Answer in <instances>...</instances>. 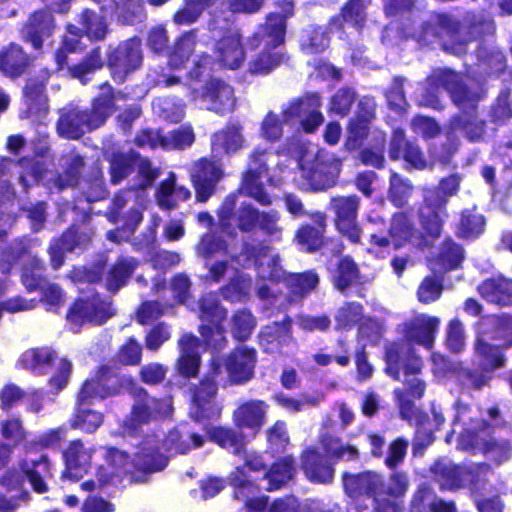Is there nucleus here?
Masks as SVG:
<instances>
[{"instance_id": "nucleus-1", "label": "nucleus", "mask_w": 512, "mask_h": 512, "mask_svg": "<svg viewBox=\"0 0 512 512\" xmlns=\"http://www.w3.org/2000/svg\"><path fill=\"white\" fill-rule=\"evenodd\" d=\"M255 351L240 347L233 351L223 363L213 360L210 371L193 393L190 415L195 420L219 418L221 407L214 401L218 385L227 382L243 383L253 376Z\"/></svg>"}, {"instance_id": "nucleus-2", "label": "nucleus", "mask_w": 512, "mask_h": 512, "mask_svg": "<svg viewBox=\"0 0 512 512\" xmlns=\"http://www.w3.org/2000/svg\"><path fill=\"white\" fill-rule=\"evenodd\" d=\"M234 261L243 268L257 266L258 277L261 279L285 282L291 295L297 299L306 297L319 284V276L314 271L287 274L280 265L279 255L270 247L256 250V248L246 245Z\"/></svg>"}, {"instance_id": "nucleus-3", "label": "nucleus", "mask_w": 512, "mask_h": 512, "mask_svg": "<svg viewBox=\"0 0 512 512\" xmlns=\"http://www.w3.org/2000/svg\"><path fill=\"white\" fill-rule=\"evenodd\" d=\"M468 31L460 27L459 23L451 16L445 14L431 15L415 34L418 42L425 45L440 42L444 51L454 55L466 52L468 41L477 36L493 34L495 27L490 19L475 23Z\"/></svg>"}, {"instance_id": "nucleus-4", "label": "nucleus", "mask_w": 512, "mask_h": 512, "mask_svg": "<svg viewBox=\"0 0 512 512\" xmlns=\"http://www.w3.org/2000/svg\"><path fill=\"white\" fill-rule=\"evenodd\" d=\"M158 441L154 436L148 437L141 448L135 452L131 460L129 455L117 449H109L107 453L106 467L102 466L98 470L99 482L101 484L116 483L122 481L126 476L130 480L140 481L135 475L138 472H156L165 468L167 458L161 453H156Z\"/></svg>"}, {"instance_id": "nucleus-5", "label": "nucleus", "mask_w": 512, "mask_h": 512, "mask_svg": "<svg viewBox=\"0 0 512 512\" xmlns=\"http://www.w3.org/2000/svg\"><path fill=\"white\" fill-rule=\"evenodd\" d=\"M120 92L114 93L112 87L105 83L101 94L95 98L90 110H81L69 104L59 110L57 132L67 139H79L87 131L99 128L114 111V102L122 98Z\"/></svg>"}, {"instance_id": "nucleus-6", "label": "nucleus", "mask_w": 512, "mask_h": 512, "mask_svg": "<svg viewBox=\"0 0 512 512\" xmlns=\"http://www.w3.org/2000/svg\"><path fill=\"white\" fill-rule=\"evenodd\" d=\"M387 368L386 372L396 380H400V370H403L406 392L400 389L394 391L397 399L400 414L404 419L410 418L413 404L409 399L421 398L425 392V382L419 377L422 369V361L412 355L408 347H400L391 344L386 350Z\"/></svg>"}, {"instance_id": "nucleus-7", "label": "nucleus", "mask_w": 512, "mask_h": 512, "mask_svg": "<svg viewBox=\"0 0 512 512\" xmlns=\"http://www.w3.org/2000/svg\"><path fill=\"white\" fill-rule=\"evenodd\" d=\"M121 389L120 376L110 367L103 366L95 378L85 381L79 395L76 415L72 427L85 432H94L103 422L102 413L88 407L91 400L104 399L117 394Z\"/></svg>"}, {"instance_id": "nucleus-8", "label": "nucleus", "mask_w": 512, "mask_h": 512, "mask_svg": "<svg viewBox=\"0 0 512 512\" xmlns=\"http://www.w3.org/2000/svg\"><path fill=\"white\" fill-rule=\"evenodd\" d=\"M440 89L446 90L452 101L462 109L474 107L478 101V96L467 90L458 74L449 69H436L427 78L423 92L418 98V104L438 109L440 107Z\"/></svg>"}, {"instance_id": "nucleus-9", "label": "nucleus", "mask_w": 512, "mask_h": 512, "mask_svg": "<svg viewBox=\"0 0 512 512\" xmlns=\"http://www.w3.org/2000/svg\"><path fill=\"white\" fill-rule=\"evenodd\" d=\"M286 20L280 14H270L255 37L261 38L265 48L250 62L249 70L254 74H266L284 61V55L276 50L284 43Z\"/></svg>"}, {"instance_id": "nucleus-10", "label": "nucleus", "mask_w": 512, "mask_h": 512, "mask_svg": "<svg viewBox=\"0 0 512 512\" xmlns=\"http://www.w3.org/2000/svg\"><path fill=\"white\" fill-rule=\"evenodd\" d=\"M299 166L302 176L308 181L307 187L318 191L335 184L341 162L333 153L310 145L304 149Z\"/></svg>"}, {"instance_id": "nucleus-11", "label": "nucleus", "mask_w": 512, "mask_h": 512, "mask_svg": "<svg viewBox=\"0 0 512 512\" xmlns=\"http://www.w3.org/2000/svg\"><path fill=\"white\" fill-rule=\"evenodd\" d=\"M460 179L456 175L444 178L436 190L429 191L425 196V203L420 208V220L426 232L437 237L442 228L444 206L448 198L456 194Z\"/></svg>"}, {"instance_id": "nucleus-12", "label": "nucleus", "mask_w": 512, "mask_h": 512, "mask_svg": "<svg viewBox=\"0 0 512 512\" xmlns=\"http://www.w3.org/2000/svg\"><path fill=\"white\" fill-rule=\"evenodd\" d=\"M62 433V429L50 430L41 435L37 441L27 443L24 446L25 457L20 462V468L26 474L33 489L38 493L47 491V485L42 477L49 473V462L46 455L41 454L37 457H32L31 453L38 447L55 446L62 439Z\"/></svg>"}, {"instance_id": "nucleus-13", "label": "nucleus", "mask_w": 512, "mask_h": 512, "mask_svg": "<svg viewBox=\"0 0 512 512\" xmlns=\"http://www.w3.org/2000/svg\"><path fill=\"white\" fill-rule=\"evenodd\" d=\"M121 388L127 386L134 398V404L130 416L125 421L129 430H135L137 426L146 424L158 416H167L170 412L168 400H158L150 397L144 389L138 387L131 378L120 377Z\"/></svg>"}, {"instance_id": "nucleus-14", "label": "nucleus", "mask_w": 512, "mask_h": 512, "mask_svg": "<svg viewBox=\"0 0 512 512\" xmlns=\"http://www.w3.org/2000/svg\"><path fill=\"white\" fill-rule=\"evenodd\" d=\"M20 362L24 368L37 374H45L49 367L55 366L57 372L50 378L49 384L56 392L67 385L72 370V364L67 359H58L49 348L29 349L21 355Z\"/></svg>"}, {"instance_id": "nucleus-15", "label": "nucleus", "mask_w": 512, "mask_h": 512, "mask_svg": "<svg viewBox=\"0 0 512 512\" xmlns=\"http://www.w3.org/2000/svg\"><path fill=\"white\" fill-rule=\"evenodd\" d=\"M432 471L442 489L454 490L467 485L478 488L490 472V467L487 464L460 467L447 461H438L434 464Z\"/></svg>"}, {"instance_id": "nucleus-16", "label": "nucleus", "mask_w": 512, "mask_h": 512, "mask_svg": "<svg viewBox=\"0 0 512 512\" xmlns=\"http://www.w3.org/2000/svg\"><path fill=\"white\" fill-rule=\"evenodd\" d=\"M226 315L227 311L220 306L216 294L208 293L202 297L200 319L207 324L201 325L200 333L207 340L208 345L216 350H221L226 343L224 329L221 326Z\"/></svg>"}, {"instance_id": "nucleus-17", "label": "nucleus", "mask_w": 512, "mask_h": 512, "mask_svg": "<svg viewBox=\"0 0 512 512\" xmlns=\"http://www.w3.org/2000/svg\"><path fill=\"white\" fill-rule=\"evenodd\" d=\"M273 158L266 152H254L248 164V169L243 175L241 190L255 199L261 205L271 204V197L265 191L264 181H271L268 173V165Z\"/></svg>"}, {"instance_id": "nucleus-18", "label": "nucleus", "mask_w": 512, "mask_h": 512, "mask_svg": "<svg viewBox=\"0 0 512 512\" xmlns=\"http://www.w3.org/2000/svg\"><path fill=\"white\" fill-rule=\"evenodd\" d=\"M320 108V96L317 93H307L285 106L282 115L285 122L297 121L305 132L311 133L324 121Z\"/></svg>"}, {"instance_id": "nucleus-19", "label": "nucleus", "mask_w": 512, "mask_h": 512, "mask_svg": "<svg viewBox=\"0 0 512 512\" xmlns=\"http://www.w3.org/2000/svg\"><path fill=\"white\" fill-rule=\"evenodd\" d=\"M330 208L336 216L338 231L352 243H358L361 229L357 223L359 199L357 196H339L331 199Z\"/></svg>"}, {"instance_id": "nucleus-20", "label": "nucleus", "mask_w": 512, "mask_h": 512, "mask_svg": "<svg viewBox=\"0 0 512 512\" xmlns=\"http://www.w3.org/2000/svg\"><path fill=\"white\" fill-rule=\"evenodd\" d=\"M21 258L28 262L22 270V283L27 290L33 291L41 289L47 281L42 277L43 266L42 263L36 258L29 255L24 249L19 253L18 248H13L2 253L0 260V268L3 273H9L12 268L13 262Z\"/></svg>"}, {"instance_id": "nucleus-21", "label": "nucleus", "mask_w": 512, "mask_h": 512, "mask_svg": "<svg viewBox=\"0 0 512 512\" xmlns=\"http://www.w3.org/2000/svg\"><path fill=\"white\" fill-rule=\"evenodd\" d=\"M142 59L140 39L132 38L120 44L110 59L113 79L123 82L130 72L139 68Z\"/></svg>"}, {"instance_id": "nucleus-22", "label": "nucleus", "mask_w": 512, "mask_h": 512, "mask_svg": "<svg viewBox=\"0 0 512 512\" xmlns=\"http://www.w3.org/2000/svg\"><path fill=\"white\" fill-rule=\"evenodd\" d=\"M112 315L111 304L95 295L87 300L76 301L67 314V319L71 324L80 327L87 322L102 324Z\"/></svg>"}, {"instance_id": "nucleus-23", "label": "nucleus", "mask_w": 512, "mask_h": 512, "mask_svg": "<svg viewBox=\"0 0 512 512\" xmlns=\"http://www.w3.org/2000/svg\"><path fill=\"white\" fill-rule=\"evenodd\" d=\"M199 98L208 110L218 114L229 113L234 110L236 105L233 88L216 78L205 83Z\"/></svg>"}, {"instance_id": "nucleus-24", "label": "nucleus", "mask_w": 512, "mask_h": 512, "mask_svg": "<svg viewBox=\"0 0 512 512\" xmlns=\"http://www.w3.org/2000/svg\"><path fill=\"white\" fill-rule=\"evenodd\" d=\"M260 213L249 203H242L236 209V196L229 195L219 210V217L223 226H229L230 221H234L241 231L250 232L257 227Z\"/></svg>"}, {"instance_id": "nucleus-25", "label": "nucleus", "mask_w": 512, "mask_h": 512, "mask_svg": "<svg viewBox=\"0 0 512 512\" xmlns=\"http://www.w3.org/2000/svg\"><path fill=\"white\" fill-rule=\"evenodd\" d=\"M221 166L214 161L201 159L194 163L191 179L199 202H205L214 193L216 183L222 177Z\"/></svg>"}, {"instance_id": "nucleus-26", "label": "nucleus", "mask_w": 512, "mask_h": 512, "mask_svg": "<svg viewBox=\"0 0 512 512\" xmlns=\"http://www.w3.org/2000/svg\"><path fill=\"white\" fill-rule=\"evenodd\" d=\"M466 448L485 454L497 464H502L512 457L510 440L495 437L491 434L489 426L482 429Z\"/></svg>"}, {"instance_id": "nucleus-27", "label": "nucleus", "mask_w": 512, "mask_h": 512, "mask_svg": "<svg viewBox=\"0 0 512 512\" xmlns=\"http://www.w3.org/2000/svg\"><path fill=\"white\" fill-rule=\"evenodd\" d=\"M269 406L262 400H250L241 404L233 413L234 425L246 429L255 436L265 423Z\"/></svg>"}, {"instance_id": "nucleus-28", "label": "nucleus", "mask_w": 512, "mask_h": 512, "mask_svg": "<svg viewBox=\"0 0 512 512\" xmlns=\"http://www.w3.org/2000/svg\"><path fill=\"white\" fill-rule=\"evenodd\" d=\"M215 57L223 67L235 70L245 61V51L241 42V35L237 32H230L223 36L216 44Z\"/></svg>"}, {"instance_id": "nucleus-29", "label": "nucleus", "mask_w": 512, "mask_h": 512, "mask_svg": "<svg viewBox=\"0 0 512 512\" xmlns=\"http://www.w3.org/2000/svg\"><path fill=\"white\" fill-rule=\"evenodd\" d=\"M388 235L389 237L372 234L371 241L380 247L393 244L395 248H399L415 238L413 225L406 214L397 213L393 216Z\"/></svg>"}, {"instance_id": "nucleus-30", "label": "nucleus", "mask_w": 512, "mask_h": 512, "mask_svg": "<svg viewBox=\"0 0 512 512\" xmlns=\"http://www.w3.org/2000/svg\"><path fill=\"white\" fill-rule=\"evenodd\" d=\"M231 485L234 487V498L241 500L245 506L252 510H262L266 507L267 498L258 497V487L245 475L243 468H236L230 475Z\"/></svg>"}, {"instance_id": "nucleus-31", "label": "nucleus", "mask_w": 512, "mask_h": 512, "mask_svg": "<svg viewBox=\"0 0 512 512\" xmlns=\"http://www.w3.org/2000/svg\"><path fill=\"white\" fill-rule=\"evenodd\" d=\"M289 318L282 322L266 325L260 334V345L268 353H287L285 347L292 342L291 325Z\"/></svg>"}, {"instance_id": "nucleus-32", "label": "nucleus", "mask_w": 512, "mask_h": 512, "mask_svg": "<svg viewBox=\"0 0 512 512\" xmlns=\"http://www.w3.org/2000/svg\"><path fill=\"white\" fill-rule=\"evenodd\" d=\"M389 157L397 160L401 157L417 169L426 167V160L419 147L406 141L403 129L397 128L393 131L389 146Z\"/></svg>"}, {"instance_id": "nucleus-33", "label": "nucleus", "mask_w": 512, "mask_h": 512, "mask_svg": "<svg viewBox=\"0 0 512 512\" xmlns=\"http://www.w3.org/2000/svg\"><path fill=\"white\" fill-rule=\"evenodd\" d=\"M54 28L53 17L48 11L34 13L22 30L23 38L39 50L43 41L51 35Z\"/></svg>"}, {"instance_id": "nucleus-34", "label": "nucleus", "mask_w": 512, "mask_h": 512, "mask_svg": "<svg viewBox=\"0 0 512 512\" xmlns=\"http://www.w3.org/2000/svg\"><path fill=\"white\" fill-rule=\"evenodd\" d=\"M454 429L457 425H461L463 431L461 432V442L467 447L476 437L481 433L482 429H486L488 425L485 421L477 416V411L472 409L461 402L456 404V416L453 421Z\"/></svg>"}, {"instance_id": "nucleus-35", "label": "nucleus", "mask_w": 512, "mask_h": 512, "mask_svg": "<svg viewBox=\"0 0 512 512\" xmlns=\"http://www.w3.org/2000/svg\"><path fill=\"white\" fill-rule=\"evenodd\" d=\"M439 325L438 317L420 314L410 321L406 332L407 338L429 349L433 345Z\"/></svg>"}, {"instance_id": "nucleus-36", "label": "nucleus", "mask_w": 512, "mask_h": 512, "mask_svg": "<svg viewBox=\"0 0 512 512\" xmlns=\"http://www.w3.org/2000/svg\"><path fill=\"white\" fill-rule=\"evenodd\" d=\"M134 202L133 207L129 210L125 217L124 227L129 234H132L137 226L142 222L143 211L145 210V199L143 192L125 191L118 194L113 199L114 212L120 211L128 202Z\"/></svg>"}, {"instance_id": "nucleus-37", "label": "nucleus", "mask_w": 512, "mask_h": 512, "mask_svg": "<svg viewBox=\"0 0 512 512\" xmlns=\"http://www.w3.org/2000/svg\"><path fill=\"white\" fill-rule=\"evenodd\" d=\"M344 487L351 497L373 493L374 497H382L384 492L381 476L374 472L358 475H345Z\"/></svg>"}, {"instance_id": "nucleus-38", "label": "nucleus", "mask_w": 512, "mask_h": 512, "mask_svg": "<svg viewBox=\"0 0 512 512\" xmlns=\"http://www.w3.org/2000/svg\"><path fill=\"white\" fill-rule=\"evenodd\" d=\"M180 357L178 371L185 376H195L200 366L199 340L193 335H184L179 341Z\"/></svg>"}, {"instance_id": "nucleus-39", "label": "nucleus", "mask_w": 512, "mask_h": 512, "mask_svg": "<svg viewBox=\"0 0 512 512\" xmlns=\"http://www.w3.org/2000/svg\"><path fill=\"white\" fill-rule=\"evenodd\" d=\"M92 451L84 447L81 441H73L64 453L66 461V476L78 480L86 472L90 464Z\"/></svg>"}, {"instance_id": "nucleus-40", "label": "nucleus", "mask_w": 512, "mask_h": 512, "mask_svg": "<svg viewBox=\"0 0 512 512\" xmlns=\"http://www.w3.org/2000/svg\"><path fill=\"white\" fill-rule=\"evenodd\" d=\"M479 294L497 305L512 304V281L503 277L492 278L478 286Z\"/></svg>"}, {"instance_id": "nucleus-41", "label": "nucleus", "mask_w": 512, "mask_h": 512, "mask_svg": "<svg viewBox=\"0 0 512 512\" xmlns=\"http://www.w3.org/2000/svg\"><path fill=\"white\" fill-rule=\"evenodd\" d=\"M244 143L242 127L237 124L225 127L212 137V149L216 153H235L243 148Z\"/></svg>"}, {"instance_id": "nucleus-42", "label": "nucleus", "mask_w": 512, "mask_h": 512, "mask_svg": "<svg viewBox=\"0 0 512 512\" xmlns=\"http://www.w3.org/2000/svg\"><path fill=\"white\" fill-rule=\"evenodd\" d=\"M302 467L307 478L313 482L326 483L333 478L334 470L314 450H307L302 456Z\"/></svg>"}, {"instance_id": "nucleus-43", "label": "nucleus", "mask_w": 512, "mask_h": 512, "mask_svg": "<svg viewBox=\"0 0 512 512\" xmlns=\"http://www.w3.org/2000/svg\"><path fill=\"white\" fill-rule=\"evenodd\" d=\"M296 473L294 459L290 456L276 461L265 473L267 490H277L288 484Z\"/></svg>"}, {"instance_id": "nucleus-44", "label": "nucleus", "mask_w": 512, "mask_h": 512, "mask_svg": "<svg viewBox=\"0 0 512 512\" xmlns=\"http://www.w3.org/2000/svg\"><path fill=\"white\" fill-rule=\"evenodd\" d=\"M210 440L222 448L231 450L233 454L240 455L245 451L246 441L242 432L230 427H210L207 429Z\"/></svg>"}, {"instance_id": "nucleus-45", "label": "nucleus", "mask_w": 512, "mask_h": 512, "mask_svg": "<svg viewBox=\"0 0 512 512\" xmlns=\"http://www.w3.org/2000/svg\"><path fill=\"white\" fill-rule=\"evenodd\" d=\"M28 64V57L18 45H10L0 54V71L10 77L20 76Z\"/></svg>"}, {"instance_id": "nucleus-46", "label": "nucleus", "mask_w": 512, "mask_h": 512, "mask_svg": "<svg viewBox=\"0 0 512 512\" xmlns=\"http://www.w3.org/2000/svg\"><path fill=\"white\" fill-rule=\"evenodd\" d=\"M205 438L197 433H186L182 435L178 430H172L164 440V447L173 453H186L192 448L202 447Z\"/></svg>"}, {"instance_id": "nucleus-47", "label": "nucleus", "mask_w": 512, "mask_h": 512, "mask_svg": "<svg viewBox=\"0 0 512 512\" xmlns=\"http://www.w3.org/2000/svg\"><path fill=\"white\" fill-rule=\"evenodd\" d=\"M462 248L454 242L447 240L443 243L436 262H431L435 272H445L458 267L463 260Z\"/></svg>"}, {"instance_id": "nucleus-48", "label": "nucleus", "mask_w": 512, "mask_h": 512, "mask_svg": "<svg viewBox=\"0 0 512 512\" xmlns=\"http://www.w3.org/2000/svg\"><path fill=\"white\" fill-rule=\"evenodd\" d=\"M45 80L30 79L24 89V97L30 114H42L47 110V98L44 94Z\"/></svg>"}, {"instance_id": "nucleus-49", "label": "nucleus", "mask_w": 512, "mask_h": 512, "mask_svg": "<svg viewBox=\"0 0 512 512\" xmlns=\"http://www.w3.org/2000/svg\"><path fill=\"white\" fill-rule=\"evenodd\" d=\"M65 171L54 178L53 186L58 191L73 187L78 183L83 160L78 154H70L64 158Z\"/></svg>"}, {"instance_id": "nucleus-50", "label": "nucleus", "mask_w": 512, "mask_h": 512, "mask_svg": "<svg viewBox=\"0 0 512 512\" xmlns=\"http://www.w3.org/2000/svg\"><path fill=\"white\" fill-rule=\"evenodd\" d=\"M315 222L318 227L303 226L296 235L297 243L307 251L316 250L322 244V232L325 226V216L322 213H317L314 216Z\"/></svg>"}, {"instance_id": "nucleus-51", "label": "nucleus", "mask_w": 512, "mask_h": 512, "mask_svg": "<svg viewBox=\"0 0 512 512\" xmlns=\"http://www.w3.org/2000/svg\"><path fill=\"white\" fill-rule=\"evenodd\" d=\"M82 236H77L74 230L66 231L62 237L50 248L51 262L54 269H58L64 261V253L73 251L81 244Z\"/></svg>"}, {"instance_id": "nucleus-52", "label": "nucleus", "mask_w": 512, "mask_h": 512, "mask_svg": "<svg viewBox=\"0 0 512 512\" xmlns=\"http://www.w3.org/2000/svg\"><path fill=\"white\" fill-rule=\"evenodd\" d=\"M136 266L134 259H121L110 270L107 277V287L110 291H117L121 286L125 285L132 275Z\"/></svg>"}, {"instance_id": "nucleus-53", "label": "nucleus", "mask_w": 512, "mask_h": 512, "mask_svg": "<svg viewBox=\"0 0 512 512\" xmlns=\"http://www.w3.org/2000/svg\"><path fill=\"white\" fill-rule=\"evenodd\" d=\"M155 114L172 123L180 122L184 117V105L172 98H158L153 102Z\"/></svg>"}, {"instance_id": "nucleus-54", "label": "nucleus", "mask_w": 512, "mask_h": 512, "mask_svg": "<svg viewBox=\"0 0 512 512\" xmlns=\"http://www.w3.org/2000/svg\"><path fill=\"white\" fill-rule=\"evenodd\" d=\"M256 326V320L248 310L237 311L231 319V333L239 341L247 340Z\"/></svg>"}, {"instance_id": "nucleus-55", "label": "nucleus", "mask_w": 512, "mask_h": 512, "mask_svg": "<svg viewBox=\"0 0 512 512\" xmlns=\"http://www.w3.org/2000/svg\"><path fill=\"white\" fill-rule=\"evenodd\" d=\"M212 5L213 0H186L184 7L175 14L174 21L179 25H189Z\"/></svg>"}, {"instance_id": "nucleus-56", "label": "nucleus", "mask_w": 512, "mask_h": 512, "mask_svg": "<svg viewBox=\"0 0 512 512\" xmlns=\"http://www.w3.org/2000/svg\"><path fill=\"white\" fill-rule=\"evenodd\" d=\"M195 134L191 126H181L163 136L162 148L166 150L185 149L193 144Z\"/></svg>"}, {"instance_id": "nucleus-57", "label": "nucleus", "mask_w": 512, "mask_h": 512, "mask_svg": "<svg viewBox=\"0 0 512 512\" xmlns=\"http://www.w3.org/2000/svg\"><path fill=\"white\" fill-rule=\"evenodd\" d=\"M196 44V35L189 32L181 36L170 56V65L174 68L181 67L192 55Z\"/></svg>"}, {"instance_id": "nucleus-58", "label": "nucleus", "mask_w": 512, "mask_h": 512, "mask_svg": "<svg viewBox=\"0 0 512 512\" xmlns=\"http://www.w3.org/2000/svg\"><path fill=\"white\" fill-rule=\"evenodd\" d=\"M329 45V38L322 28H310L304 32L301 47L307 54L320 53Z\"/></svg>"}, {"instance_id": "nucleus-59", "label": "nucleus", "mask_w": 512, "mask_h": 512, "mask_svg": "<svg viewBox=\"0 0 512 512\" xmlns=\"http://www.w3.org/2000/svg\"><path fill=\"white\" fill-rule=\"evenodd\" d=\"M358 278V268L355 262L344 257L338 263V268L334 275V284L340 291H344Z\"/></svg>"}, {"instance_id": "nucleus-60", "label": "nucleus", "mask_w": 512, "mask_h": 512, "mask_svg": "<svg viewBox=\"0 0 512 512\" xmlns=\"http://www.w3.org/2000/svg\"><path fill=\"white\" fill-rule=\"evenodd\" d=\"M116 13L123 23L134 24L144 18V6L139 0H121L116 4Z\"/></svg>"}, {"instance_id": "nucleus-61", "label": "nucleus", "mask_w": 512, "mask_h": 512, "mask_svg": "<svg viewBox=\"0 0 512 512\" xmlns=\"http://www.w3.org/2000/svg\"><path fill=\"white\" fill-rule=\"evenodd\" d=\"M280 218L281 215L276 210L263 211L260 213L257 227L272 240L279 241L283 234Z\"/></svg>"}, {"instance_id": "nucleus-62", "label": "nucleus", "mask_w": 512, "mask_h": 512, "mask_svg": "<svg viewBox=\"0 0 512 512\" xmlns=\"http://www.w3.org/2000/svg\"><path fill=\"white\" fill-rule=\"evenodd\" d=\"M484 218L475 211H466L462 214L459 234L462 237L470 238L481 234L484 230Z\"/></svg>"}, {"instance_id": "nucleus-63", "label": "nucleus", "mask_w": 512, "mask_h": 512, "mask_svg": "<svg viewBox=\"0 0 512 512\" xmlns=\"http://www.w3.org/2000/svg\"><path fill=\"white\" fill-rule=\"evenodd\" d=\"M363 317L362 305L359 303H347L342 306L335 315L337 328L348 329L359 322Z\"/></svg>"}, {"instance_id": "nucleus-64", "label": "nucleus", "mask_w": 512, "mask_h": 512, "mask_svg": "<svg viewBox=\"0 0 512 512\" xmlns=\"http://www.w3.org/2000/svg\"><path fill=\"white\" fill-rule=\"evenodd\" d=\"M412 191V185L406 179L401 178L397 173L390 177L389 198L397 206H402Z\"/></svg>"}]
</instances>
